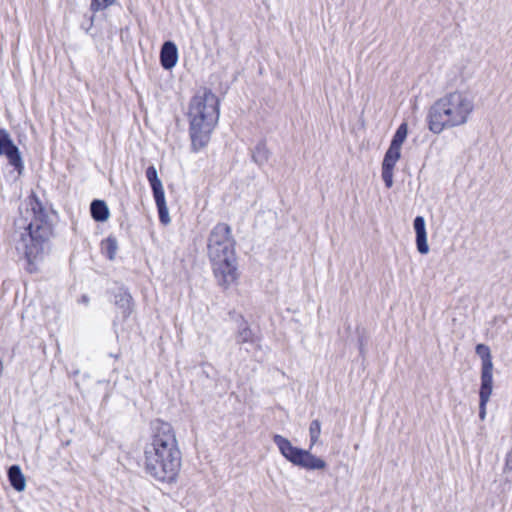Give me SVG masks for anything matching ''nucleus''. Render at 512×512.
I'll use <instances>...</instances> for the list:
<instances>
[{
	"instance_id": "11",
	"label": "nucleus",
	"mask_w": 512,
	"mask_h": 512,
	"mask_svg": "<svg viewBox=\"0 0 512 512\" xmlns=\"http://www.w3.org/2000/svg\"><path fill=\"white\" fill-rule=\"evenodd\" d=\"M413 227L416 234V247L420 254L425 255L429 252L427 243V232L425 219L423 216H416L413 221Z\"/></svg>"
},
{
	"instance_id": "21",
	"label": "nucleus",
	"mask_w": 512,
	"mask_h": 512,
	"mask_svg": "<svg viewBox=\"0 0 512 512\" xmlns=\"http://www.w3.org/2000/svg\"><path fill=\"white\" fill-rule=\"evenodd\" d=\"M151 189L153 192V197H154L156 206L165 205L166 200H165V192L163 189V185L161 184V185H158L155 187H151Z\"/></svg>"
},
{
	"instance_id": "5",
	"label": "nucleus",
	"mask_w": 512,
	"mask_h": 512,
	"mask_svg": "<svg viewBox=\"0 0 512 512\" xmlns=\"http://www.w3.org/2000/svg\"><path fill=\"white\" fill-rule=\"evenodd\" d=\"M474 110L473 98L466 92L454 91L445 94L433 103L427 114L429 130L440 134L466 124Z\"/></svg>"
},
{
	"instance_id": "18",
	"label": "nucleus",
	"mask_w": 512,
	"mask_h": 512,
	"mask_svg": "<svg viewBox=\"0 0 512 512\" xmlns=\"http://www.w3.org/2000/svg\"><path fill=\"white\" fill-rule=\"evenodd\" d=\"M102 250L109 260H114L118 250L117 239L113 236L107 237L102 241Z\"/></svg>"
},
{
	"instance_id": "10",
	"label": "nucleus",
	"mask_w": 512,
	"mask_h": 512,
	"mask_svg": "<svg viewBox=\"0 0 512 512\" xmlns=\"http://www.w3.org/2000/svg\"><path fill=\"white\" fill-rule=\"evenodd\" d=\"M178 61V48L172 41L163 43L160 50V63L165 70H171Z\"/></svg>"
},
{
	"instance_id": "15",
	"label": "nucleus",
	"mask_w": 512,
	"mask_h": 512,
	"mask_svg": "<svg viewBox=\"0 0 512 512\" xmlns=\"http://www.w3.org/2000/svg\"><path fill=\"white\" fill-rule=\"evenodd\" d=\"M270 152L266 146L265 141H260L254 148L252 152L253 161L259 166L267 163L269 159Z\"/></svg>"
},
{
	"instance_id": "17",
	"label": "nucleus",
	"mask_w": 512,
	"mask_h": 512,
	"mask_svg": "<svg viewBox=\"0 0 512 512\" xmlns=\"http://www.w3.org/2000/svg\"><path fill=\"white\" fill-rule=\"evenodd\" d=\"M115 304L123 310L124 314L129 315L131 312L132 297L124 289H120L115 295Z\"/></svg>"
},
{
	"instance_id": "1",
	"label": "nucleus",
	"mask_w": 512,
	"mask_h": 512,
	"mask_svg": "<svg viewBox=\"0 0 512 512\" xmlns=\"http://www.w3.org/2000/svg\"><path fill=\"white\" fill-rule=\"evenodd\" d=\"M20 216L14 222L16 249L27 260V270L37 271L49 249L53 226L49 214L35 194L29 196L19 208Z\"/></svg>"
},
{
	"instance_id": "8",
	"label": "nucleus",
	"mask_w": 512,
	"mask_h": 512,
	"mask_svg": "<svg viewBox=\"0 0 512 512\" xmlns=\"http://www.w3.org/2000/svg\"><path fill=\"white\" fill-rule=\"evenodd\" d=\"M401 156V150L389 146L382 162V179L387 188L393 186V170Z\"/></svg>"
},
{
	"instance_id": "13",
	"label": "nucleus",
	"mask_w": 512,
	"mask_h": 512,
	"mask_svg": "<svg viewBox=\"0 0 512 512\" xmlns=\"http://www.w3.org/2000/svg\"><path fill=\"white\" fill-rule=\"evenodd\" d=\"M92 218L97 222H104L109 218V208L105 201L95 199L90 204Z\"/></svg>"
},
{
	"instance_id": "12",
	"label": "nucleus",
	"mask_w": 512,
	"mask_h": 512,
	"mask_svg": "<svg viewBox=\"0 0 512 512\" xmlns=\"http://www.w3.org/2000/svg\"><path fill=\"white\" fill-rule=\"evenodd\" d=\"M8 479L11 484V486L18 492H21L26 487V479L21 471L20 466L18 465H12L9 467L8 472Z\"/></svg>"
},
{
	"instance_id": "9",
	"label": "nucleus",
	"mask_w": 512,
	"mask_h": 512,
	"mask_svg": "<svg viewBox=\"0 0 512 512\" xmlns=\"http://www.w3.org/2000/svg\"><path fill=\"white\" fill-rule=\"evenodd\" d=\"M476 354L481 358V383H493V362L490 348L485 344H478Z\"/></svg>"
},
{
	"instance_id": "20",
	"label": "nucleus",
	"mask_w": 512,
	"mask_h": 512,
	"mask_svg": "<svg viewBox=\"0 0 512 512\" xmlns=\"http://www.w3.org/2000/svg\"><path fill=\"white\" fill-rule=\"evenodd\" d=\"M146 178L151 187H155L162 184V181L158 177L157 169L154 165H150L146 169Z\"/></svg>"
},
{
	"instance_id": "19",
	"label": "nucleus",
	"mask_w": 512,
	"mask_h": 512,
	"mask_svg": "<svg viewBox=\"0 0 512 512\" xmlns=\"http://www.w3.org/2000/svg\"><path fill=\"white\" fill-rule=\"evenodd\" d=\"M407 137V124L402 123L396 130L392 141L390 143L391 147L397 148L401 150V146Z\"/></svg>"
},
{
	"instance_id": "24",
	"label": "nucleus",
	"mask_w": 512,
	"mask_h": 512,
	"mask_svg": "<svg viewBox=\"0 0 512 512\" xmlns=\"http://www.w3.org/2000/svg\"><path fill=\"white\" fill-rule=\"evenodd\" d=\"M505 469L512 470V449L506 455Z\"/></svg>"
},
{
	"instance_id": "23",
	"label": "nucleus",
	"mask_w": 512,
	"mask_h": 512,
	"mask_svg": "<svg viewBox=\"0 0 512 512\" xmlns=\"http://www.w3.org/2000/svg\"><path fill=\"white\" fill-rule=\"evenodd\" d=\"M158 214H159V220L162 224L167 225L170 223V217L167 205H161L157 206Z\"/></svg>"
},
{
	"instance_id": "4",
	"label": "nucleus",
	"mask_w": 512,
	"mask_h": 512,
	"mask_svg": "<svg viewBox=\"0 0 512 512\" xmlns=\"http://www.w3.org/2000/svg\"><path fill=\"white\" fill-rule=\"evenodd\" d=\"M235 239L232 229L226 223L216 224L208 238V256L213 264L214 275L218 284L229 287L238 278Z\"/></svg>"
},
{
	"instance_id": "16",
	"label": "nucleus",
	"mask_w": 512,
	"mask_h": 512,
	"mask_svg": "<svg viewBox=\"0 0 512 512\" xmlns=\"http://www.w3.org/2000/svg\"><path fill=\"white\" fill-rule=\"evenodd\" d=\"M256 341H257V338L254 335L251 328L247 325L246 322L243 323V325H241L237 331L236 342L238 344H245V343L254 344V343H256Z\"/></svg>"
},
{
	"instance_id": "22",
	"label": "nucleus",
	"mask_w": 512,
	"mask_h": 512,
	"mask_svg": "<svg viewBox=\"0 0 512 512\" xmlns=\"http://www.w3.org/2000/svg\"><path fill=\"white\" fill-rule=\"evenodd\" d=\"M115 0H91V10L93 12L102 11L111 6Z\"/></svg>"
},
{
	"instance_id": "7",
	"label": "nucleus",
	"mask_w": 512,
	"mask_h": 512,
	"mask_svg": "<svg viewBox=\"0 0 512 512\" xmlns=\"http://www.w3.org/2000/svg\"><path fill=\"white\" fill-rule=\"evenodd\" d=\"M0 155L5 156L8 163L18 172L22 174L24 163L19 148L14 144L8 131L4 128L0 129Z\"/></svg>"
},
{
	"instance_id": "6",
	"label": "nucleus",
	"mask_w": 512,
	"mask_h": 512,
	"mask_svg": "<svg viewBox=\"0 0 512 512\" xmlns=\"http://www.w3.org/2000/svg\"><path fill=\"white\" fill-rule=\"evenodd\" d=\"M320 434L321 423L315 419L309 426L310 445L308 450L293 446L289 439L279 434L273 436V442L281 455L294 466L306 470H323L327 466L326 462L310 452L313 446L317 444Z\"/></svg>"
},
{
	"instance_id": "25",
	"label": "nucleus",
	"mask_w": 512,
	"mask_h": 512,
	"mask_svg": "<svg viewBox=\"0 0 512 512\" xmlns=\"http://www.w3.org/2000/svg\"><path fill=\"white\" fill-rule=\"evenodd\" d=\"M83 301L86 302V303L88 302V299H87L86 296H83Z\"/></svg>"
},
{
	"instance_id": "3",
	"label": "nucleus",
	"mask_w": 512,
	"mask_h": 512,
	"mask_svg": "<svg viewBox=\"0 0 512 512\" xmlns=\"http://www.w3.org/2000/svg\"><path fill=\"white\" fill-rule=\"evenodd\" d=\"M219 98L209 89L194 95L189 104V134L194 152L204 148L219 120Z\"/></svg>"
},
{
	"instance_id": "2",
	"label": "nucleus",
	"mask_w": 512,
	"mask_h": 512,
	"mask_svg": "<svg viewBox=\"0 0 512 512\" xmlns=\"http://www.w3.org/2000/svg\"><path fill=\"white\" fill-rule=\"evenodd\" d=\"M182 464V453L172 425L162 420L151 424V437L144 447V470L156 481L176 480Z\"/></svg>"
},
{
	"instance_id": "14",
	"label": "nucleus",
	"mask_w": 512,
	"mask_h": 512,
	"mask_svg": "<svg viewBox=\"0 0 512 512\" xmlns=\"http://www.w3.org/2000/svg\"><path fill=\"white\" fill-rule=\"evenodd\" d=\"M493 383H481L479 391V418L484 420L486 417V405L492 394Z\"/></svg>"
}]
</instances>
